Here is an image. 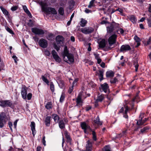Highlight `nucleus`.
<instances>
[{"instance_id": "obj_63", "label": "nucleus", "mask_w": 151, "mask_h": 151, "mask_svg": "<svg viewBox=\"0 0 151 151\" xmlns=\"http://www.w3.org/2000/svg\"><path fill=\"white\" fill-rule=\"evenodd\" d=\"M42 147L40 146H38L37 148V151H41Z\"/></svg>"}, {"instance_id": "obj_35", "label": "nucleus", "mask_w": 151, "mask_h": 151, "mask_svg": "<svg viewBox=\"0 0 151 151\" xmlns=\"http://www.w3.org/2000/svg\"><path fill=\"white\" fill-rule=\"evenodd\" d=\"M133 65L135 68V71L136 72L137 71L139 67V65L138 64V62L137 61H134Z\"/></svg>"}, {"instance_id": "obj_60", "label": "nucleus", "mask_w": 151, "mask_h": 151, "mask_svg": "<svg viewBox=\"0 0 151 151\" xmlns=\"http://www.w3.org/2000/svg\"><path fill=\"white\" fill-rule=\"evenodd\" d=\"M45 136H44L42 138V143L43 144L44 146H45L46 144H45Z\"/></svg>"}, {"instance_id": "obj_18", "label": "nucleus", "mask_w": 151, "mask_h": 151, "mask_svg": "<svg viewBox=\"0 0 151 151\" xmlns=\"http://www.w3.org/2000/svg\"><path fill=\"white\" fill-rule=\"evenodd\" d=\"M78 81V79H75V80L73 82V83L71 86H70L69 89L68 91V92L69 93H71L73 91V89L74 86L75 84H76V83Z\"/></svg>"}, {"instance_id": "obj_40", "label": "nucleus", "mask_w": 151, "mask_h": 151, "mask_svg": "<svg viewBox=\"0 0 151 151\" xmlns=\"http://www.w3.org/2000/svg\"><path fill=\"white\" fill-rule=\"evenodd\" d=\"M53 36V34L51 33H49L47 37V38L49 40H52Z\"/></svg>"}, {"instance_id": "obj_38", "label": "nucleus", "mask_w": 151, "mask_h": 151, "mask_svg": "<svg viewBox=\"0 0 151 151\" xmlns=\"http://www.w3.org/2000/svg\"><path fill=\"white\" fill-rule=\"evenodd\" d=\"M104 99V96L103 95H101L99 96L97 99V101H101Z\"/></svg>"}, {"instance_id": "obj_19", "label": "nucleus", "mask_w": 151, "mask_h": 151, "mask_svg": "<svg viewBox=\"0 0 151 151\" xmlns=\"http://www.w3.org/2000/svg\"><path fill=\"white\" fill-rule=\"evenodd\" d=\"M65 135L67 139V142L70 144L71 141V139L69 134L67 132H65Z\"/></svg>"}, {"instance_id": "obj_23", "label": "nucleus", "mask_w": 151, "mask_h": 151, "mask_svg": "<svg viewBox=\"0 0 151 151\" xmlns=\"http://www.w3.org/2000/svg\"><path fill=\"white\" fill-rule=\"evenodd\" d=\"M134 39L135 41L137 42V45L135 46L136 47H138L140 45V42L141 40L140 39L137 35L134 36Z\"/></svg>"}, {"instance_id": "obj_57", "label": "nucleus", "mask_w": 151, "mask_h": 151, "mask_svg": "<svg viewBox=\"0 0 151 151\" xmlns=\"http://www.w3.org/2000/svg\"><path fill=\"white\" fill-rule=\"evenodd\" d=\"M8 124H9V127H10L11 130L12 131V126H13V124H12V123L11 122H9L8 123Z\"/></svg>"}, {"instance_id": "obj_28", "label": "nucleus", "mask_w": 151, "mask_h": 151, "mask_svg": "<svg viewBox=\"0 0 151 151\" xmlns=\"http://www.w3.org/2000/svg\"><path fill=\"white\" fill-rule=\"evenodd\" d=\"M87 23V21L86 20L83 19H81L80 22V25L82 27H84L85 26Z\"/></svg>"}, {"instance_id": "obj_5", "label": "nucleus", "mask_w": 151, "mask_h": 151, "mask_svg": "<svg viewBox=\"0 0 151 151\" xmlns=\"http://www.w3.org/2000/svg\"><path fill=\"white\" fill-rule=\"evenodd\" d=\"M32 31L35 35H42L45 33V31L43 29L37 27L32 28L31 29Z\"/></svg>"}, {"instance_id": "obj_41", "label": "nucleus", "mask_w": 151, "mask_h": 151, "mask_svg": "<svg viewBox=\"0 0 151 151\" xmlns=\"http://www.w3.org/2000/svg\"><path fill=\"white\" fill-rule=\"evenodd\" d=\"M59 13L60 14L63 15L64 13V9L62 7H60L58 10Z\"/></svg>"}, {"instance_id": "obj_43", "label": "nucleus", "mask_w": 151, "mask_h": 151, "mask_svg": "<svg viewBox=\"0 0 151 151\" xmlns=\"http://www.w3.org/2000/svg\"><path fill=\"white\" fill-rule=\"evenodd\" d=\"M65 98V94L62 93L60 98V102H62L64 100Z\"/></svg>"}, {"instance_id": "obj_21", "label": "nucleus", "mask_w": 151, "mask_h": 151, "mask_svg": "<svg viewBox=\"0 0 151 151\" xmlns=\"http://www.w3.org/2000/svg\"><path fill=\"white\" fill-rule=\"evenodd\" d=\"M51 117L50 116H47L45 119V123L46 126L49 127L50 124V120Z\"/></svg>"}, {"instance_id": "obj_59", "label": "nucleus", "mask_w": 151, "mask_h": 151, "mask_svg": "<svg viewBox=\"0 0 151 151\" xmlns=\"http://www.w3.org/2000/svg\"><path fill=\"white\" fill-rule=\"evenodd\" d=\"M94 55L95 56V58L96 59H98L99 58V54H96L95 53H94Z\"/></svg>"}, {"instance_id": "obj_14", "label": "nucleus", "mask_w": 151, "mask_h": 151, "mask_svg": "<svg viewBox=\"0 0 151 151\" xmlns=\"http://www.w3.org/2000/svg\"><path fill=\"white\" fill-rule=\"evenodd\" d=\"M21 93L22 98L24 99H26L27 95V89L26 87L23 86L22 88Z\"/></svg>"}, {"instance_id": "obj_26", "label": "nucleus", "mask_w": 151, "mask_h": 151, "mask_svg": "<svg viewBox=\"0 0 151 151\" xmlns=\"http://www.w3.org/2000/svg\"><path fill=\"white\" fill-rule=\"evenodd\" d=\"M52 117L56 123L58 122L59 119V117L57 114H53L52 115Z\"/></svg>"}, {"instance_id": "obj_36", "label": "nucleus", "mask_w": 151, "mask_h": 151, "mask_svg": "<svg viewBox=\"0 0 151 151\" xmlns=\"http://www.w3.org/2000/svg\"><path fill=\"white\" fill-rule=\"evenodd\" d=\"M5 28L6 31L11 34L14 35V32L9 27L7 26H5Z\"/></svg>"}, {"instance_id": "obj_30", "label": "nucleus", "mask_w": 151, "mask_h": 151, "mask_svg": "<svg viewBox=\"0 0 151 151\" xmlns=\"http://www.w3.org/2000/svg\"><path fill=\"white\" fill-rule=\"evenodd\" d=\"M129 18L131 22L133 23H135L137 21V20L136 18L133 15L130 16Z\"/></svg>"}, {"instance_id": "obj_44", "label": "nucleus", "mask_w": 151, "mask_h": 151, "mask_svg": "<svg viewBox=\"0 0 151 151\" xmlns=\"http://www.w3.org/2000/svg\"><path fill=\"white\" fill-rule=\"evenodd\" d=\"M92 134L93 135L92 138H93V140L94 141H96L97 140V138L96 137V133H95V132L94 131H93Z\"/></svg>"}, {"instance_id": "obj_25", "label": "nucleus", "mask_w": 151, "mask_h": 151, "mask_svg": "<svg viewBox=\"0 0 151 151\" xmlns=\"http://www.w3.org/2000/svg\"><path fill=\"white\" fill-rule=\"evenodd\" d=\"M114 73L111 70H109L106 72V75L107 77H111L114 76Z\"/></svg>"}, {"instance_id": "obj_46", "label": "nucleus", "mask_w": 151, "mask_h": 151, "mask_svg": "<svg viewBox=\"0 0 151 151\" xmlns=\"http://www.w3.org/2000/svg\"><path fill=\"white\" fill-rule=\"evenodd\" d=\"M147 23L149 27H151V17L147 19Z\"/></svg>"}, {"instance_id": "obj_20", "label": "nucleus", "mask_w": 151, "mask_h": 151, "mask_svg": "<svg viewBox=\"0 0 151 151\" xmlns=\"http://www.w3.org/2000/svg\"><path fill=\"white\" fill-rule=\"evenodd\" d=\"M23 8L25 12L28 14L29 17L30 18H32V15L28 9L27 6L25 5L23 6Z\"/></svg>"}, {"instance_id": "obj_16", "label": "nucleus", "mask_w": 151, "mask_h": 151, "mask_svg": "<svg viewBox=\"0 0 151 151\" xmlns=\"http://www.w3.org/2000/svg\"><path fill=\"white\" fill-rule=\"evenodd\" d=\"M30 127L31 128V129L32 132V134L34 137L36 133V131L35 130V124L34 122H31Z\"/></svg>"}, {"instance_id": "obj_58", "label": "nucleus", "mask_w": 151, "mask_h": 151, "mask_svg": "<svg viewBox=\"0 0 151 151\" xmlns=\"http://www.w3.org/2000/svg\"><path fill=\"white\" fill-rule=\"evenodd\" d=\"M45 54L46 55H47L48 56H49L50 55V52L49 51L47 50H45Z\"/></svg>"}, {"instance_id": "obj_12", "label": "nucleus", "mask_w": 151, "mask_h": 151, "mask_svg": "<svg viewBox=\"0 0 151 151\" xmlns=\"http://www.w3.org/2000/svg\"><path fill=\"white\" fill-rule=\"evenodd\" d=\"M81 126L82 129L84 130V132L85 133H87V130H91L90 126L85 122H82L81 123Z\"/></svg>"}, {"instance_id": "obj_64", "label": "nucleus", "mask_w": 151, "mask_h": 151, "mask_svg": "<svg viewBox=\"0 0 151 151\" xmlns=\"http://www.w3.org/2000/svg\"><path fill=\"white\" fill-rule=\"evenodd\" d=\"M116 11H118L121 13H122L123 12V10L122 9L119 8L116 9Z\"/></svg>"}, {"instance_id": "obj_22", "label": "nucleus", "mask_w": 151, "mask_h": 151, "mask_svg": "<svg viewBox=\"0 0 151 151\" xmlns=\"http://www.w3.org/2000/svg\"><path fill=\"white\" fill-rule=\"evenodd\" d=\"M99 47L101 48L104 47L106 45V41L105 39H102L99 43Z\"/></svg>"}, {"instance_id": "obj_11", "label": "nucleus", "mask_w": 151, "mask_h": 151, "mask_svg": "<svg viewBox=\"0 0 151 151\" xmlns=\"http://www.w3.org/2000/svg\"><path fill=\"white\" fill-rule=\"evenodd\" d=\"M56 41L58 46L62 45L64 41L63 37L61 36L58 35L56 37Z\"/></svg>"}, {"instance_id": "obj_15", "label": "nucleus", "mask_w": 151, "mask_h": 151, "mask_svg": "<svg viewBox=\"0 0 151 151\" xmlns=\"http://www.w3.org/2000/svg\"><path fill=\"white\" fill-rule=\"evenodd\" d=\"M131 48L129 45H122L121 47L120 51L121 52L131 50Z\"/></svg>"}, {"instance_id": "obj_4", "label": "nucleus", "mask_w": 151, "mask_h": 151, "mask_svg": "<svg viewBox=\"0 0 151 151\" xmlns=\"http://www.w3.org/2000/svg\"><path fill=\"white\" fill-rule=\"evenodd\" d=\"M12 103L9 100H4L2 99L0 100V106L2 107H12Z\"/></svg>"}, {"instance_id": "obj_13", "label": "nucleus", "mask_w": 151, "mask_h": 151, "mask_svg": "<svg viewBox=\"0 0 151 151\" xmlns=\"http://www.w3.org/2000/svg\"><path fill=\"white\" fill-rule=\"evenodd\" d=\"M52 54L53 56V58L56 62H60V58L58 55L57 53L54 50L52 51Z\"/></svg>"}, {"instance_id": "obj_37", "label": "nucleus", "mask_w": 151, "mask_h": 151, "mask_svg": "<svg viewBox=\"0 0 151 151\" xmlns=\"http://www.w3.org/2000/svg\"><path fill=\"white\" fill-rule=\"evenodd\" d=\"M42 80L45 82L47 84H48L49 83V81L48 79L45 77L44 76H42Z\"/></svg>"}, {"instance_id": "obj_52", "label": "nucleus", "mask_w": 151, "mask_h": 151, "mask_svg": "<svg viewBox=\"0 0 151 151\" xmlns=\"http://www.w3.org/2000/svg\"><path fill=\"white\" fill-rule=\"evenodd\" d=\"M4 120L0 119V127L2 128L4 126L3 122Z\"/></svg>"}, {"instance_id": "obj_50", "label": "nucleus", "mask_w": 151, "mask_h": 151, "mask_svg": "<svg viewBox=\"0 0 151 151\" xmlns=\"http://www.w3.org/2000/svg\"><path fill=\"white\" fill-rule=\"evenodd\" d=\"M54 47L55 49L57 51H58L59 50L60 48L59 46L60 45L58 46L55 43L54 44Z\"/></svg>"}, {"instance_id": "obj_33", "label": "nucleus", "mask_w": 151, "mask_h": 151, "mask_svg": "<svg viewBox=\"0 0 151 151\" xmlns=\"http://www.w3.org/2000/svg\"><path fill=\"white\" fill-rule=\"evenodd\" d=\"M99 76L100 77V81L103 80V72L100 70H99Z\"/></svg>"}, {"instance_id": "obj_8", "label": "nucleus", "mask_w": 151, "mask_h": 151, "mask_svg": "<svg viewBox=\"0 0 151 151\" xmlns=\"http://www.w3.org/2000/svg\"><path fill=\"white\" fill-rule=\"evenodd\" d=\"M86 150L82 151H92V142L91 140H88L86 142Z\"/></svg>"}, {"instance_id": "obj_6", "label": "nucleus", "mask_w": 151, "mask_h": 151, "mask_svg": "<svg viewBox=\"0 0 151 151\" xmlns=\"http://www.w3.org/2000/svg\"><path fill=\"white\" fill-rule=\"evenodd\" d=\"M81 31L83 33L87 34L91 33L94 31V29L91 27H88L81 28Z\"/></svg>"}, {"instance_id": "obj_7", "label": "nucleus", "mask_w": 151, "mask_h": 151, "mask_svg": "<svg viewBox=\"0 0 151 151\" xmlns=\"http://www.w3.org/2000/svg\"><path fill=\"white\" fill-rule=\"evenodd\" d=\"M143 115L144 113H141L140 114L139 117V119L137 122V124L138 125H140L143 124L148 119V118H145L144 119L142 120V119L143 117Z\"/></svg>"}, {"instance_id": "obj_51", "label": "nucleus", "mask_w": 151, "mask_h": 151, "mask_svg": "<svg viewBox=\"0 0 151 151\" xmlns=\"http://www.w3.org/2000/svg\"><path fill=\"white\" fill-rule=\"evenodd\" d=\"M50 88L52 91V92H54L55 90L54 86L52 83L50 84Z\"/></svg>"}, {"instance_id": "obj_9", "label": "nucleus", "mask_w": 151, "mask_h": 151, "mask_svg": "<svg viewBox=\"0 0 151 151\" xmlns=\"http://www.w3.org/2000/svg\"><path fill=\"white\" fill-rule=\"evenodd\" d=\"M39 44L40 47L45 48L47 47V42L46 40L42 38L39 40Z\"/></svg>"}, {"instance_id": "obj_56", "label": "nucleus", "mask_w": 151, "mask_h": 151, "mask_svg": "<svg viewBox=\"0 0 151 151\" xmlns=\"http://www.w3.org/2000/svg\"><path fill=\"white\" fill-rule=\"evenodd\" d=\"M117 81V79L116 78H114L113 80H111L110 81L111 83H115Z\"/></svg>"}, {"instance_id": "obj_54", "label": "nucleus", "mask_w": 151, "mask_h": 151, "mask_svg": "<svg viewBox=\"0 0 151 151\" xmlns=\"http://www.w3.org/2000/svg\"><path fill=\"white\" fill-rule=\"evenodd\" d=\"M18 9V7L17 6H14L12 7L11 8V10L13 11H16Z\"/></svg>"}, {"instance_id": "obj_53", "label": "nucleus", "mask_w": 151, "mask_h": 151, "mask_svg": "<svg viewBox=\"0 0 151 151\" xmlns=\"http://www.w3.org/2000/svg\"><path fill=\"white\" fill-rule=\"evenodd\" d=\"M27 97L28 100H30L31 99L32 94L31 93H29L27 96Z\"/></svg>"}, {"instance_id": "obj_31", "label": "nucleus", "mask_w": 151, "mask_h": 151, "mask_svg": "<svg viewBox=\"0 0 151 151\" xmlns=\"http://www.w3.org/2000/svg\"><path fill=\"white\" fill-rule=\"evenodd\" d=\"M94 122L95 123L99 125H101L102 123L100 121V119L99 116H98L96 119L94 120Z\"/></svg>"}, {"instance_id": "obj_55", "label": "nucleus", "mask_w": 151, "mask_h": 151, "mask_svg": "<svg viewBox=\"0 0 151 151\" xmlns=\"http://www.w3.org/2000/svg\"><path fill=\"white\" fill-rule=\"evenodd\" d=\"M118 32H119V34H123L124 32V31L122 28H120L118 30Z\"/></svg>"}, {"instance_id": "obj_49", "label": "nucleus", "mask_w": 151, "mask_h": 151, "mask_svg": "<svg viewBox=\"0 0 151 151\" xmlns=\"http://www.w3.org/2000/svg\"><path fill=\"white\" fill-rule=\"evenodd\" d=\"M124 108L125 109V111L124 112V114H127V112L128 111L129 108H128V106L127 105L124 106Z\"/></svg>"}, {"instance_id": "obj_47", "label": "nucleus", "mask_w": 151, "mask_h": 151, "mask_svg": "<svg viewBox=\"0 0 151 151\" xmlns=\"http://www.w3.org/2000/svg\"><path fill=\"white\" fill-rule=\"evenodd\" d=\"M105 151H111L110 147L109 145L106 146L104 148Z\"/></svg>"}, {"instance_id": "obj_2", "label": "nucleus", "mask_w": 151, "mask_h": 151, "mask_svg": "<svg viewBox=\"0 0 151 151\" xmlns=\"http://www.w3.org/2000/svg\"><path fill=\"white\" fill-rule=\"evenodd\" d=\"M39 3L41 6V9L42 12L47 14L51 13L53 14H57V12L55 9L54 8L46 7V3L40 1L39 2Z\"/></svg>"}, {"instance_id": "obj_45", "label": "nucleus", "mask_w": 151, "mask_h": 151, "mask_svg": "<svg viewBox=\"0 0 151 151\" xmlns=\"http://www.w3.org/2000/svg\"><path fill=\"white\" fill-rule=\"evenodd\" d=\"M34 24L33 21L32 20L30 19L29 21V22L28 23V25L30 27H32Z\"/></svg>"}, {"instance_id": "obj_61", "label": "nucleus", "mask_w": 151, "mask_h": 151, "mask_svg": "<svg viewBox=\"0 0 151 151\" xmlns=\"http://www.w3.org/2000/svg\"><path fill=\"white\" fill-rule=\"evenodd\" d=\"M107 31L109 32H111L113 31V29L111 27H108L107 28Z\"/></svg>"}, {"instance_id": "obj_42", "label": "nucleus", "mask_w": 151, "mask_h": 151, "mask_svg": "<svg viewBox=\"0 0 151 151\" xmlns=\"http://www.w3.org/2000/svg\"><path fill=\"white\" fill-rule=\"evenodd\" d=\"M6 116L5 113L4 112H1L0 114V119L4 120V119Z\"/></svg>"}, {"instance_id": "obj_29", "label": "nucleus", "mask_w": 151, "mask_h": 151, "mask_svg": "<svg viewBox=\"0 0 151 151\" xmlns=\"http://www.w3.org/2000/svg\"><path fill=\"white\" fill-rule=\"evenodd\" d=\"M0 8L2 12L6 16L7 15H8L9 14L8 12L4 7L2 6H0Z\"/></svg>"}, {"instance_id": "obj_10", "label": "nucleus", "mask_w": 151, "mask_h": 151, "mask_svg": "<svg viewBox=\"0 0 151 151\" xmlns=\"http://www.w3.org/2000/svg\"><path fill=\"white\" fill-rule=\"evenodd\" d=\"M100 91L101 92L104 91L106 93L109 91V86L106 83H104L101 84V87L100 88Z\"/></svg>"}, {"instance_id": "obj_34", "label": "nucleus", "mask_w": 151, "mask_h": 151, "mask_svg": "<svg viewBox=\"0 0 151 151\" xmlns=\"http://www.w3.org/2000/svg\"><path fill=\"white\" fill-rule=\"evenodd\" d=\"M52 104L51 102H48L45 106V108L47 109H50L52 108Z\"/></svg>"}, {"instance_id": "obj_32", "label": "nucleus", "mask_w": 151, "mask_h": 151, "mask_svg": "<svg viewBox=\"0 0 151 151\" xmlns=\"http://www.w3.org/2000/svg\"><path fill=\"white\" fill-rule=\"evenodd\" d=\"M81 93H80L79 94L78 96V97L76 99V102L77 104H79L81 102Z\"/></svg>"}, {"instance_id": "obj_39", "label": "nucleus", "mask_w": 151, "mask_h": 151, "mask_svg": "<svg viewBox=\"0 0 151 151\" xmlns=\"http://www.w3.org/2000/svg\"><path fill=\"white\" fill-rule=\"evenodd\" d=\"M95 0H92L90 2L89 5L88 6L89 8H91L92 6H94V4Z\"/></svg>"}, {"instance_id": "obj_24", "label": "nucleus", "mask_w": 151, "mask_h": 151, "mask_svg": "<svg viewBox=\"0 0 151 151\" xmlns=\"http://www.w3.org/2000/svg\"><path fill=\"white\" fill-rule=\"evenodd\" d=\"M150 128L149 127L146 126L145 127L140 130L141 133L142 134H144L145 133L147 132L149 129Z\"/></svg>"}, {"instance_id": "obj_48", "label": "nucleus", "mask_w": 151, "mask_h": 151, "mask_svg": "<svg viewBox=\"0 0 151 151\" xmlns=\"http://www.w3.org/2000/svg\"><path fill=\"white\" fill-rule=\"evenodd\" d=\"M127 131V129H126L125 130L123 131L122 134H119V135L120 136L119 137H122L123 136L125 135L126 134Z\"/></svg>"}, {"instance_id": "obj_3", "label": "nucleus", "mask_w": 151, "mask_h": 151, "mask_svg": "<svg viewBox=\"0 0 151 151\" xmlns=\"http://www.w3.org/2000/svg\"><path fill=\"white\" fill-rule=\"evenodd\" d=\"M117 36L115 34H114L111 36L108 39V42L109 47H108L107 49L108 50H110L112 48L111 47L116 42Z\"/></svg>"}, {"instance_id": "obj_1", "label": "nucleus", "mask_w": 151, "mask_h": 151, "mask_svg": "<svg viewBox=\"0 0 151 151\" xmlns=\"http://www.w3.org/2000/svg\"><path fill=\"white\" fill-rule=\"evenodd\" d=\"M63 60L68 63L70 64L74 62V56L73 54L68 53L67 47L65 46L63 51Z\"/></svg>"}, {"instance_id": "obj_27", "label": "nucleus", "mask_w": 151, "mask_h": 151, "mask_svg": "<svg viewBox=\"0 0 151 151\" xmlns=\"http://www.w3.org/2000/svg\"><path fill=\"white\" fill-rule=\"evenodd\" d=\"M59 126L60 128L61 129L65 127V124L63 120H60L59 122Z\"/></svg>"}, {"instance_id": "obj_17", "label": "nucleus", "mask_w": 151, "mask_h": 151, "mask_svg": "<svg viewBox=\"0 0 151 151\" xmlns=\"http://www.w3.org/2000/svg\"><path fill=\"white\" fill-rule=\"evenodd\" d=\"M57 81L59 86L61 88H63L65 86V83L63 81L60 77H58L57 78Z\"/></svg>"}, {"instance_id": "obj_62", "label": "nucleus", "mask_w": 151, "mask_h": 151, "mask_svg": "<svg viewBox=\"0 0 151 151\" xmlns=\"http://www.w3.org/2000/svg\"><path fill=\"white\" fill-rule=\"evenodd\" d=\"M18 121V120L17 119L14 122V127L15 129H16V128L17 125Z\"/></svg>"}]
</instances>
